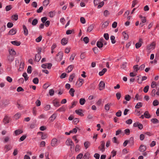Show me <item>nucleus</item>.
Listing matches in <instances>:
<instances>
[{
    "instance_id": "51",
    "label": "nucleus",
    "mask_w": 159,
    "mask_h": 159,
    "mask_svg": "<svg viewBox=\"0 0 159 159\" xmlns=\"http://www.w3.org/2000/svg\"><path fill=\"white\" fill-rule=\"evenodd\" d=\"M110 39L111 40V43L113 44H114L115 43L116 41L115 40V37L114 36H111L110 37Z\"/></svg>"
},
{
    "instance_id": "34",
    "label": "nucleus",
    "mask_w": 159,
    "mask_h": 159,
    "mask_svg": "<svg viewBox=\"0 0 159 159\" xmlns=\"http://www.w3.org/2000/svg\"><path fill=\"white\" fill-rule=\"evenodd\" d=\"M66 110V108L65 107L63 106L57 110V111L59 112L64 111Z\"/></svg>"
},
{
    "instance_id": "36",
    "label": "nucleus",
    "mask_w": 159,
    "mask_h": 159,
    "mask_svg": "<svg viewBox=\"0 0 159 159\" xmlns=\"http://www.w3.org/2000/svg\"><path fill=\"white\" fill-rule=\"evenodd\" d=\"M9 52L10 55L12 56L15 55L16 53L15 50L13 49H11V50H9Z\"/></svg>"
},
{
    "instance_id": "2",
    "label": "nucleus",
    "mask_w": 159,
    "mask_h": 159,
    "mask_svg": "<svg viewBox=\"0 0 159 159\" xmlns=\"http://www.w3.org/2000/svg\"><path fill=\"white\" fill-rule=\"evenodd\" d=\"M156 47V43L155 42H153L151 44L148 45L147 47V49L148 50H153Z\"/></svg>"
},
{
    "instance_id": "27",
    "label": "nucleus",
    "mask_w": 159,
    "mask_h": 159,
    "mask_svg": "<svg viewBox=\"0 0 159 159\" xmlns=\"http://www.w3.org/2000/svg\"><path fill=\"white\" fill-rule=\"evenodd\" d=\"M143 106V103L141 102H139L135 106V108L136 109H139L140 107H142Z\"/></svg>"
},
{
    "instance_id": "32",
    "label": "nucleus",
    "mask_w": 159,
    "mask_h": 159,
    "mask_svg": "<svg viewBox=\"0 0 159 159\" xmlns=\"http://www.w3.org/2000/svg\"><path fill=\"white\" fill-rule=\"evenodd\" d=\"M21 116V114L20 113H17L14 116L15 119L16 120L19 119Z\"/></svg>"
},
{
    "instance_id": "24",
    "label": "nucleus",
    "mask_w": 159,
    "mask_h": 159,
    "mask_svg": "<svg viewBox=\"0 0 159 159\" xmlns=\"http://www.w3.org/2000/svg\"><path fill=\"white\" fill-rule=\"evenodd\" d=\"M11 19L12 20H17L18 19V16L16 14L12 15L11 16Z\"/></svg>"
},
{
    "instance_id": "48",
    "label": "nucleus",
    "mask_w": 159,
    "mask_h": 159,
    "mask_svg": "<svg viewBox=\"0 0 159 159\" xmlns=\"http://www.w3.org/2000/svg\"><path fill=\"white\" fill-rule=\"evenodd\" d=\"M77 103V101H73L72 103V105L70 107V109H71L74 106H75Z\"/></svg>"
},
{
    "instance_id": "22",
    "label": "nucleus",
    "mask_w": 159,
    "mask_h": 159,
    "mask_svg": "<svg viewBox=\"0 0 159 159\" xmlns=\"http://www.w3.org/2000/svg\"><path fill=\"white\" fill-rule=\"evenodd\" d=\"M74 67V66L72 65H70L68 66L66 69V72L67 73H69L71 72Z\"/></svg>"
},
{
    "instance_id": "38",
    "label": "nucleus",
    "mask_w": 159,
    "mask_h": 159,
    "mask_svg": "<svg viewBox=\"0 0 159 159\" xmlns=\"http://www.w3.org/2000/svg\"><path fill=\"white\" fill-rule=\"evenodd\" d=\"M123 35L124 36V39L126 40H127L129 38V36L127 34H126V32L124 31L122 33Z\"/></svg>"
},
{
    "instance_id": "13",
    "label": "nucleus",
    "mask_w": 159,
    "mask_h": 159,
    "mask_svg": "<svg viewBox=\"0 0 159 159\" xmlns=\"http://www.w3.org/2000/svg\"><path fill=\"white\" fill-rule=\"evenodd\" d=\"M23 27L24 30V34L25 36L27 35L28 34V31L26 26L25 25H23Z\"/></svg>"
},
{
    "instance_id": "45",
    "label": "nucleus",
    "mask_w": 159,
    "mask_h": 159,
    "mask_svg": "<svg viewBox=\"0 0 159 159\" xmlns=\"http://www.w3.org/2000/svg\"><path fill=\"white\" fill-rule=\"evenodd\" d=\"M89 155H90L89 153H86L84 156L83 158L84 159H89Z\"/></svg>"
},
{
    "instance_id": "62",
    "label": "nucleus",
    "mask_w": 159,
    "mask_h": 159,
    "mask_svg": "<svg viewBox=\"0 0 159 159\" xmlns=\"http://www.w3.org/2000/svg\"><path fill=\"white\" fill-rule=\"evenodd\" d=\"M51 108L50 105H47L46 106L44 107V109L46 111L49 110Z\"/></svg>"
},
{
    "instance_id": "1",
    "label": "nucleus",
    "mask_w": 159,
    "mask_h": 159,
    "mask_svg": "<svg viewBox=\"0 0 159 159\" xmlns=\"http://www.w3.org/2000/svg\"><path fill=\"white\" fill-rule=\"evenodd\" d=\"M101 145L98 147V149L101 151L102 152H103L105 151V142L104 141H102L100 142Z\"/></svg>"
},
{
    "instance_id": "58",
    "label": "nucleus",
    "mask_w": 159,
    "mask_h": 159,
    "mask_svg": "<svg viewBox=\"0 0 159 159\" xmlns=\"http://www.w3.org/2000/svg\"><path fill=\"white\" fill-rule=\"evenodd\" d=\"M122 112L120 110H119L116 114V116L117 117H120L121 115Z\"/></svg>"
},
{
    "instance_id": "46",
    "label": "nucleus",
    "mask_w": 159,
    "mask_h": 159,
    "mask_svg": "<svg viewBox=\"0 0 159 159\" xmlns=\"http://www.w3.org/2000/svg\"><path fill=\"white\" fill-rule=\"evenodd\" d=\"M125 100H126L127 101H129L130 100L131 97L129 95L127 94L125 96Z\"/></svg>"
},
{
    "instance_id": "40",
    "label": "nucleus",
    "mask_w": 159,
    "mask_h": 159,
    "mask_svg": "<svg viewBox=\"0 0 159 159\" xmlns=\"http://www.w3.org/2000/svg\"><path fill=\"white\" fill-rule=\"evenodd\" d=\"M151 121L153 124H157L159 122V120L156 118L152 119Z\"/></svg>"
},
{
    "instance_id": "18",
    "label": "nucleus",
    "mask_w": 159,
    "mask_h": 159,
    "mask_svg": "<svg viewBox=\"0 0 159 159\" xmlns=\"http://www.w3.org/2000/svg\"><path fill=\"white\" fill-rule=\"evenodd\" d=\"M52 103L53 105L56 107H58L60 105L59 104V102L57 101L56 99H55L53 101Z\"/></svg>"
},
{
    "instance_id": "11",
    "label": "nucleus",
    "mask_w": 159,
    "mask_h": 159,
    "mask_svg": "<svg viewBox=\"0 0 159 159\" xmlns=\"http://www.w3.org/2000/svg\"><path fill=\"white\" fill-rule=\"evenodd\" d=\"M41 58V57L40 54H37L35 56L34 61L37 62H39Z\"/></svg>"
},
{
    "instance_id": "43",
    "label": "nucleus",
    "mask_w": 159,
    "mask_h": 159,
    "mask_svg": "<svg viewBox=\"0 0 159 159\" xmlns=\"http://www.w3.org/2000/svg\"><path fill=\"white\" fill-rule=\"evenodd\" d=\"M38 22V20L37 19H34L32 22V24L34 26L37 25Z\"/></svg>"
},
{
    "instance_id": "60",
    "label": "nucleus",
    "mask_w": 159,
    "mask_h": 159,
    "mask_svg": "<svg viewBox=\"0 0 159 159\" xmlns=\"http://www.w3.org/2000/svg\"><path fill=\"white\" fill-rule=\"evenodd\" d=\"M42 39V36L40 35L36 39V41L37 42H39Z\"/></svg>"
},
{
    "instance_id": "44",
    "label": "nucleus",
    "mask_w": 159,
    "mask_h": 159,
    "mask_svg": "<svg viewBox=\"0 0 159 159\" xmlns=\"http://www.w3.org/2000/svg\"><path fill=\"white\" fill-rule=\"evenodd\" d=\"M157 84L156 82L154 81H153L152 82L151 84V87L152 88H155L157 86Z\"/></svg>"
},
{
    "instance_id": "41",
    "label": "nucleus",
    "mask_w": 159,
    "mask_h": 159,
    "mask_svg": "<svg viewBox=\"0 0 159 159\" xmlns=\"http://www.w3.org/2000/svg\"><path fill=\"white\" fill-rule=\"evenodd\" d=\"M90 145V143L88 141L85 142L84 144V147L86 149H87L88 148Z\"/></svg>"
},
{
    "instance_id": "9",
    "label": "nucleus",
    "mask_w": 159,
    "mask_h": 159,
    "mask_svg": "<svg viewBox=\"0 0 159 159\" xmlns=\"http://www.w3.org/2000/svg\"><path fill=\"white\" fill-rule=\"evenodd\" d=\"M17 32V30L16 29L12 28L11 29L8 33V34L10 35H13L15 34Z\"/></svg>"
},
{
    "instance_id": "25",
    "label": "nucleus",
    "mask_w": 159,
    "mask_h": 159,
    "mask_svg": "<svg viewBox=\"0 0 159 159\" xmlns=\"http://www.w3.org/2000/svg\"><path fill=\"white\" fill-rule=\"evenodd\" d=\"M16 135H18L23 133V131L21 129H17L14 131Z\"/></svg>"
},
{
    "instance_id": "21",
    "label": "nucleus",
    "mask_w": 159,
    "mask_h": 159,
    "mask_svg": "<svg viewBox=\"0 0 159 159\" xmlns=\"http://www.w3.org/2000/svg\"><path fill=\"white\" fill-rule=\"evenodd\" d=\"M7 58L8 61L11 62L13 61L14 59V57L13 56L9 55L8 56Z\"/></svg>"
},
{
    "instance_id": "61",
    "label": "nucleus",
    "mask_w": 159,
    "mask_h": 159,
    "mask_svg": "<svg viewBox=\"0 0 159 159\" xmlns=\"http://www.w3.org/2000/svg\"><path fill=\"white\" fill-rule=\"evenodd\" d=\"M147 78V77L145 76H142L141 79L140 80V81L139 82H140V84H141L142 83V81L143 80H146Z\"/></svg>"
},
{
    "instance_id": "64",
    "label": "nucleus",
    "mask_w": 159,
    "mask_h": 159,
    "mask_svg": "<svg viewBox=\"0 0 159 159\" xmlns=\"http://www.w3.org/2000/svg\"><path fill=\"white\" fill-rule=\"evenodd\" d=\"M75 55H76L75 53H73L71 54L70 57V60H71V61H72L73 60H74Z\"/></svg>"
},
{
    "instance_id": "31",
    "label": "nucleus",
    "mask_w": 159,
    "mask_h": 159,
    "mask_svg": "<svg viewBox=\"0 0 159 159\" xmlns=\"http://www.w3.org/2000/svg\"><path fill=\"white\" fill-rule=\"evenodd\" d=\"M111 106V103H107L105 105V109L106 111H108L110 109V107Z\"/></svg>"
},
{
    "instance_id": "4",
    "label": "nucleus",
    "mask_w": 159,
    "mask_h": 159,
    "mask_svg": "<svg viewBox=\"0 0 159 159\" xmlns=\"http://www.w3.org/2000/svg\"><path fill=\"white\" fill-rule=\"evenodd\" d=\"M100 41H98L97 43V46L99 48H102L103 45V41L104 40L103 38L100 39Z\"/></svg>"
},
{
    "instance_id": "47",
    "label": "nucleus",
    "mask_w": 159,
    "mask_h": 159,
    "mask_svg": "<svg viewBox=\"0 0 159 159\" xmlns=\"http://www.w3.org/2000/svg\"><path fill=\"white\" fill-rule=\"evenodd\" d=\"M75 76V74H73L71 75L69 77V80L70 82H72L73 80V79L74 78Z\"/></svg>"
},
{
    "instance_id": "42",
    "label": "nucleus",
    "mask_w": 159,
    "mask_h": 159,
    "mask_svg": "<svg viewBox=\"0 0 159 159\" xmlns=\"http://www.w3.org/2000/svg\"><path fill=\"white\" fill-rule=\"evenodd\" d=\"M23 76L25 80L27 81L29 78L28 75L26 72L24 73L22 75Z\"/></svg>"
},
{
    "instance_id": "63",
    "label": "nucleus",
    "mask_w": 159,
    "mask_h": 159,
    "mask_svg": "<svg viewBox=\"0 0 159 159\" xmlns=\"http://www.w3.org/2000/svg\"><path fill=\"white\" fill-rule=\"evenodd\" d=\"M138 2L136 0H134L132 2V7H135V5Z\"/></svg>"
},
{
    "instance_id": "20",
    "label": "nucleus",
    "mask_w": 159,
    "mask_h": 159,
    "mask_svg": "<svg viewBox=\"0 0 159 159\" xmlns=\"http://www.w3.org/2000/svg\"><path fill=\"white\" fill-rule=\"evenodd\" d=\"M11 43L12 44L16 46H19L21 44V43L20 42L16 40L11 41Z\"/></svg>"
},
{
    "instance_id": "39",
    "label": "nucleus",
    "mask_w": 159,
    "mask_h": 159,
    "mask_svg": "<svg viewBox=\"0 0 159 159\" xmlns=\"http://www.w3.org/2000/svg\"><path fill=\"white\" fill-rule=\"evenodd\" d=\"M109 23L108 21H105L102 25V27L103 28H104L107 27L109 25Z\"/></svg>"
},
{
    "instance_id": "57",
    "label": "nucleus",
    "mask_w": 159,
    "mask_h": 159,
    "mask_svg": "<svg viewBox=\"0 0 159 159\" xmlns=\"http://www.w3.org/2000/svg\"><path fill=\"white\" fill-rule=\"evenodd\" d=\"M12 8L11 6V5L7 6L6 7V10L7 11H10Z\"/></svg>"
},
{
    "instance_id": "17",
    "label": "nucleus",
    "mask_w": 159,
    "mask_h": 159,
    "mask_svg": "<svg viewBox=\"0 0 159 159\" xmlns=\"http://www.w3.org/2000/svg\"><path fill=\"white\" fill-rule=\"evenodd\" d=\"M82 109H80L78 110H76L75 111V112L78 115L80 116H84V114L82 112Z\"/></svg>"
},
{
    "instance_id": "56",
    "label": "nucleus",
    "mask_w": 159,
    "mask_h": 159,
    "mask_svg": "<svg viewBox=\"0 0 159 159\" xmlns=\"http://www.w3.org/2000/svg\"><path fill=\"white\" fill-rule=\"evenodd\" d=\"M149 86L148 85L146 86L143 89V91L144 93H147L149 89Z\"/></svg>"
},
{
    "instance_id": "50",
    "label": "nucleus",
    "mask_w": 159,
    "mask_h": 159,
    "mask_svg": "<svg viewBox=\"0 0 159 159\" xmlns=\"http://www.w3.org/2000/svg\"><path fill=\"white\" fill-rule=\"evenodd\" d=\"M33 82L35 84H37L39 83V79L37 78H35L33 79Z\"/></svg>"
},
{
    "instance_id": "33",
    "label": "nucleus",
    "mask_w": 159,
    "mask_h": 159,
    "mask_svg": "<svg viewBox=\"0 0 159 159\" xmlns=\"http://www.w3.org/2000/svg\"><path fill=\"white\" fill-rule=\"evenodd\" d=\"M72 141L70 139H68L66 141V143L67 145L70 146V145L72 143Z\"/></svg>"
},
{
    "instance_id": "7",
    "label": "nucleus",
    "mask_w": 159,
    "mask_h": 159,
    "mask_svg": "<svg viewBox=\"0 0 159 159\" xmlns=\"http://www.w3.org/2000/svg\"><path fill=\"white\" fill-rule=\"evenodd\" d=\"M57 139L56 138L53 139L51 141V146L53 147H55L57 145Z\"/></svg>"
},
{
    "instance_id": "8",
    "label": "nucleus",
    "mask_w": 159,
    "mask_h": 159,
    "mask_svg": "<svg viewBox=\"0 0 159 159\" xmlns=\"http://www.w3.org/2000/svg\"><path fill=\"white\" fill-rule=\"evenodd\" d=\"M99 85V89L100 90H101L104 89L105 88V84L103 81H101L100 82Z\"/></svg>"
},
{
    "instance_id": "15",
    "label": "nucleus",
    "mask_w": 159,
    "mask_h": 159,
    "mask_svg": "<svg viewBox=\"0 0 159 159\" xmlns=\"http://www.w3.org/2000/svg\"><path fill=\"white\" fill-rule=\"evenodd\" d=\"M68 42V40L66 38H63L61 40V43L63 45H66Z\"/></svg>"
},
{
    "instance_id": "35",
    "label": "nucleus",
    "mask_w": 159,
    "mask_h": 159,
    "mask_svg": "<svg viewBox=\"0 0 159 159\" xmlns=\"http://www.w3.org/2000/svg\"><path fill=\"white\" fill-rule=\"evenodd\" d=\"M94 27V25L92 24L90 25L87 29V31L89 32H91L93 29Z\"/></svg>"
},
{
    "instance_id": "14",
    "label": "nucleus",
    "mask_w": 159,
    "mask_h": 159,
    "mask_svg": "<svg viewBox=\"0 0 159 159\" xmlns=\"http://www.w3.org/2000/svg\"><path fill=\"white\" fill-rule=\"evenodd\" d=\"M57 115L56 114L54 113L50 117L49 119L51 122H52L56 119Z\"/></svg>"
},
{
    "instance_id": "54",
    "label": "nucleus",
    "mask_w": 159,
    "mask_h": 159,
    "mask_svg": "<svg viewBox=\"0 0 159 159\" xmlns=\"http://www.w3.org/2000/svg\"><path fill=\"white\" fill-rule=\"evenodd\" d=\"M26 137V136L25 135H24L22 136L19 139V141H22L24 140Z\"/></svg>"
},
{
    "instance_id": "26",
    "label": "nucleus",
    "mask_w": 159,
    "mask_h": 159,
    "mask_svg": "<svg viewBox=\"0 0 159 159\" xmlns=\"http://www.w3.org/2000/svg\"><path fill=\"white\" fill-rule=\"evenodd\" d=\"M107 69L106 68H104L102 69L101 71H100L99 73V75L102 76L107 71Z\"/></svg>"
},
{
    "instance_id": "5",
    "label": "nucleus",
    "mask_w": 159,
    "mask_h": 159,
    "mask_svg": "<svg viewBox=\"0 0 159 159\" xmlns=\"http://www.w3.org/2000/svg\"><path fill=\"white\" fill-rule=\"evenodd\" d=\"M143 43L142 39L141 38H140L139 40V42L136 43L135 44V48L137 49L139 48L141 46Z\"/></svg>"
},
{
    "instance_id": "12",
    "label": "nucleus",
    "mask_w": 159,
    "mask_h": 159,
    "mask_svg": "<svg viewBox=\"0 0 159 159\" xmlns=\"http://www.w3.org/2000/svg\"><path fill=\"white\" fill-rule=\"evenodd\" d=\"M128 142L130 146H133L134 144V138L133 137H131L129 140H128Z\"/></svg>"
},
{
    "instance_id": "55",
    "label": "nucleus",
    "mask_w": 159,
    "mask_h": 159,
    "mask_svg": "<svg viewBox=\"0 0 159 159\" xmlns=\"http://www.w3.org/2000/svg\"><path fill=\"white\" fill-rule=\"evenodd\" d=\"M159 104V102L157 100H155L153 102V105L154 106H157Z\"/></svg>"
},
{
    "instance_id": "49",
    "label": "nucleus",
    "mask_w": 159,
    "mask_h": 159,
    "mask_svg": "<svg viewBox=\"0 0 159 159\" xmlns=\"http://www.w3.org/2000/svg\"><path fill=\"white\" fill-rule=\"evenodd\" d=\"M83 41L86 44L88 43L89 41V39L87 37H85L83 39Z\"/></svg>"
},
{
    "instance_id": "6",
    "label": "nucleus",
    "mask_w": 159,
    "mask_h": 159,
    "mask_svg": "<svg viewBox=\"0 0 159 159\" xmlns=\"http://www.w3.org/2000/svg\"><path fill=\"white\" fill-rule=\"evenodd\" d=\"M147 149L146 147L143 145H141L139 148V150L141 152H143L145 151Z\"/></svg>"
},
{
    "instance_id": "19",
    "label": "nucleus",
    "mask_w": 159,
    "mask_h": 159,
    "mask_svg": "<svg viewBox=\"0 0 159 159\" xmlns=\"http://www.w3.org/2000/svg\"><path fill=\"white\" fill-rule=\"evenodd\" d=\"M84 81L82 79H80L79 80V83H78V82L77 81L76 82V85L78 87H80L83 84V82Z\"/></svg>"
},
{
    "instance_id": "30",
    "label": "nucleus",
    "mask_w": 159,
    "mask_h": 159,
    "mask_svg": "<svg viewBox=\"0 0 159 159\" xmlns=\"http://www.w3.org/2000/svg\"><path fill=\"white\" fill-rule=\"evenodd\" d=\"M75 92V90L73 88H71L69 90V93L72 97L74 96V93Z\"/></svg>"
},
{
    "instance_id": "23",
    "label": "nucleus",
    "mask_w": 159,
    "mask_h": 159,
    "mask_svg": "<svg viewBox=\"0 0 159 159\" xmlns=\"http://www.w3.org/2000/svg\"><path fill=\"white\" fill-rule=\"evenodd\" d=\"M144 117L147 118H149L151 117V116L148 111H146L144 112Z\"/></svg>"
},
{
    "instance_id": "10",
    "label": "nucleus",
    "mask_w": 159,
    "mask_h": 159,
    "mask_svg": "<svg viewBox=\"0 0 159 159\" xmlns=\"http://www.w3.org/2000/svg\"><path fill=\"white\" fill-rule=\"evenodd\" d=\"M12 148L11 145L9 144H7L5 145L4 147V149H5V152H7V151L10 150Z\"/></svg>"
},
{
    "instance_id": "16",
    "label": "nucleus",
    "mask_w": 159,
    "mask_h": 159,
    "mask_svg": "<svg viewBox=\"0 0 159 159\" xmlns=\"http://www.w3.org/2000/svg\"><path fill=\"white\" fill-rule=\"evenodd\" d=\"M9 117L7 116H5L3 119V122L5 124H7L9 122Z\"/></svg>"
},
{
    "instance_id": "52",
    "label": "nucleus",
    "mask_w": 159,
    "mask_h": 159,
    "mask_svg": "<svg viewBox=\"0 0 159 159\" xmlns=\"http://www.w3.org/2000/svg\"><path fill=\"white\" fill-rule=\"evenodd\" d=\"M27 72L28 74H31L32 72V67L31 66H28L27 70Z\"/></svg>"
},
{
    "instance_id": "53",
    "label": "nucleus",
    "mask_w": 159,
    "mask_h": 159,
    "mask_svg": "<svg viewBox=\"0 0 159 159\" xmlns=\"http://www.w3.org/2000/svg\"><path fill=\"white\" fill-rule=\"evenodd\" d=\"M125 133L126 135H129L130 133V130L129 129H127L125 130Z\"/></svg>"
},
{
    "instance_id": "37",
    "label": "nucleus",
    "mask_w": 159,
    "mask_h": 159,
    "mask_svg": "<svg viewBox=\"0 0 159 159\" xmlns=\"http://www.w3.org/2000/svg\"><path fill=\"white\" fill-rule=\"evenodd\" d=\"M133 69L134 72H137L138 70L139 69V68L138 67V65H137L134 66Z\"/></svg>"
},
{
    "instance_id": "59",
    "label": "nucleus",
    "mask_w": 159,
    "mask_h": 159,
    "mask_svg": "<svg viewBox=\"0 0 159 159\" xmlns=\"http://www.w3.org/2000/svg\"><path fill=\"white\" fill-rule=\"evenodd\" d=\"M49 3V0H45L43 2V4L44 6H47Z\"/></svg>"
},
{
    "instance_id": "3",
    "label": "nucleus",
    "mask_w": 159,
    "mask_h": 159,
    "mask_svg": "<svg viewBox=\"0 0 159 159\" xmlns=\"http://www.w3.org/2000/svg\"><path fill=\"white\" fill-rule=\"evenodd\" d=\"M52 64L51 63H48L45 64H43L41 65V67L45 69L47 68L48 69H50L52 66Z\"/></svg>"
},
{
    "instance_id": "29",
    "label": "nucleus",
    "mask_w": 159,
    "mask_h": 159,
    "mask_svg": "<svg viewBox=\"0 0 159 159\" xmlns=\"http://www.w3.org/2000/svg\"><path fill=\"white\" fill-rule=\"evenodd\" d=\"M80 103L81 105H83L86 102V100L84 98H81L80 99Z\"/></svg>"
},
{
    "instance_id": "28",
    "label": "nucleus",
    "mask_w": 159,
    "mask_h": 159,
    "mask_svg": "<svg viewBox=\"0 0 159 159\" xmlns=\"http://www.w3.org/2000/svg\"><path fill=\"white\" fill-rule=\"evenodd\" d=\"M139 17L141 19V20L142 23H145L146 21V17L144 16H143L141 15H140Z\"/></svg>"
}]
</instances>
